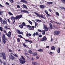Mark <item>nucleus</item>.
Listing matches in <instances>:
<instances>
[{
	"instance_id": "nucleus-36",
	"label": "nucleus",
	"mask_w": 65,
	"mask_h": 65,
	"mask_svg": "<svg viewBox=\"0 0 65 65\" xmlns=\"http://www.w3.org/2000/svg\"><path fill=\"white\" fill-rule=\"evenodd\" d=\"M29 53H30V54H32V51H31V50H29Z\"/></svg>"
},
{
	"instance_id": "nucleus-14",
	"label": "nucleus",
	"mask_w": 65,
	"mask_h": 65,
	"mask_svg": "<svg viewBox=\"0 0 65 65\" xmlns=\"http://www.w3.org/2000/svg\"><path fill=\"white\" fill-rule=\"evenodd\" d=\"M32 55L33 56H37V53L36 52H34V53H32Z\"/></svg>"
},
{
	"instance_id": "nucleus-41",
	"label": "nucleus",
	"mask_w": 65,
	"mask_h": 65,
	"mask_svg": "<svg viewBox=\"0 0 65 65\" xmlns=\"http://www.w3.org/2000/svg\"><path fill=\"white\" fill-rule=\"evenodd\" d=\"M56 15H57V16H59V13L57 12H56Z\"/></svg>"
},
{
	"instance_id": "nucleus-61",
	"label": "nucleus",
	"mask_w": 65,
	"mask_h": 65,
	"mask_svg": "<svg viewBox=\"0 0 65 65\" xmlns=\"http://www.w3.org/2000/svg\"><path fill=\"white\" fill-rule=\"evenodd\" d=\"M24 55H26V56H27V55H28V54L26 53H25Z\"/></svg>"
},
{
	"instance_id": "nucleus-1",
	"label": "nucleus",
	"mask_w": 65,
	"mask_h": 65,
	"mask_svg": "<svg viewBox=\"0 0 65 65\" xmlns=\"http://www.w3.org/2000/svg\"><path fill=\"white\" fill-rule=\"evenodd\" d=\"M23 17V15H18L16 17H14V16H12L11 17V19L12 20H19L20 19H21L22 17Z\"/></svg>"
},
{
	"instance_id": "nucleus-25",
	"label": "nucleus",
	"mask_w": 65,
	"mask_h": 65,
	"mask_svg": "<svg viewBox=\"0 0 65 65\" xmlns=\"http://www.w3.org/2000/svg\"><path fill=\"white\" fill-rule=\"evenodd\" d=\"M2 39V41L4 43V44H5L6 43V41L4 40V39Z\"/></svg>"
},
{
	"instance_id": "nucleus-19",
	"label": "nucleus",
	"mask_w": 65,
	"mask_h": 65,
	"mask_svg": "<svg viewBox=\"0 0 65 65\" xmlns=\"http://www.w3.org/2000/svg\"><path fill=\"white\" fill-rule=\"evenodd\" d=\"M19 28H20L21 29H22V28H23V26L22 24L19 25Z\"/></svg>"
},
{
	"instance_id": "nucleus-20",
	"label": "nucleus",
	"mask_w": 65,
	"mask_h": 65,
	"mask_svg": "<svg viewBox=\"0 0 65 65\" xmlns=\"http://www.w3.org/2000/svg\"><path fill=\"white\" fill-rule=\"evenodd\" d=\"M49 25L50 27V29H53V26H52V24H51V23H50Z\"/></svg>"
},
{
	"instance_id": "nucleus-46",
	"label": "nucleus",
	"mask_w": 65,
	"mask_h": 65,
	"mask_svg": "<svg viewBox=\"0 0 65 65\" xmlns=\"http://www.w3.org/2000/svg\"><path fill=\"white\" fill-rule=\"evenodd\" d=\"M17 7L18 8H20V6L18 5H17Z\"/></svg>"
},
{
	"instance_id": "nucleus-44",
	"label": "nucleus",
	"mask_w": 65,
	"mask_h": 65,
	"mask_svg": "<svg viewBox=\"0 0 65 65\" xmlns=\"http://www.w3.org/2000/svg\"><path fill=\"white\" fill-rule=\"evenodd\" d=\"M2 13H3V12H2V11H0V15H2Z\"/></svg>"
},
{
	"instance_id": "nucleus-50",
	"label": "nucleus",
	"mask_w": 65,
	"mask_h": 65,
	"mask_svg": "<svg viewBox=\"0 0 65 65\" xmlns=\"http://www.w3.org/2000/svg\"><path fill=\"white\" fill-rule=\"evenodd\" d=\"M9 51L10 52H13V51H12V50L10 49H9Z\"/></svg>"
},
{
	"instance_id": "nucleus-53",
	"label": "nucleus",
	"mask_w": 65,
	"mask_h": 65,
	"mask_svg": "<svg viewBox=\"0 0 65 65\" xmlns=\"http://www.w3.org/2000/svg\"><path fill=\"white\" fill-rule=\"evenodd\" d=\"M53 40H54V39H51L50 41H51V42H53Z\"/></svg>"
},
{
	"instance_id": "nucleus-11",
	"label": "nucleus",
	"mask_w": 65,
	"mask_h": 65,
	"mask_svg": "<svg viewBox=\"0 0 65 65\" xmlns=\"http://www.w3.org/2000/svg\"><path fill=\"white\" fill-rule=\"evenodd\" d=\"M47 39L46 38V37L45 36L42 39H41V41H44V40H46Z\"/></svg>"
},
{
	"instance_id": "nucleus-30",
	"label": "nucleus",
	"mask_w": 65,
	"mask_h": 65,
	"mask_svg": "<svg viewBox=\"0 0 65 65\" xmlns=\"http://www.w3.org/2000/svg\"><path fill=\"white\" fill-rule=\"evenodd\" d=\"M59 8H61V9H64V10H65V8L64 7H60Z\"/></svg>"
},
{
	"instance_id": "nucleus-4",
	"label": "nucleus",
	"mask_w": 65,
	"mask_h": 65,
	"mask_svg": "<svg viewBox=\"0 0 65 65\" xmlns=\"http://www.w3.org/2000/svg\"><path fill=\"white\" fill-rule=\"evenodd\" d=\"M26 26H27V27L29 28V30H34V26H32L31 27V26L29 25H26Z\"/></svg>"
},
{
	"instance_id": "nucleus-57",
	"label": "nucleus",
	"mask_w": 65,
	"mask_h": 65,
	"mask_svg": "<svg viewBox=\"0 0 65 65\" xmlns=\"http://www.w3.org/2000/svg\"><path fill=\"white\" fill-rule=\"evenodd\" d=\"M17 41H18V42H20V38H18L17 39Z\"/></svg>"
},
{
	"instance_id": "nucleus-8",
	"label": "nucleus",
	"mask_w": 65,
	"mask_h": 65,
	"mask_svg": "<svg viewBox=\"0 0 65 65\" xmlns=\"http://www.w3.org/2000/svg\"><path fill=\"white\" fill-rule=\"evenodd\" d=\"M9 58L11 60H14L15 59V58L11 55H10Z\"/></svg>"
},
{
	"instance_id": "nucleus-45",
	"label": "nucleus",
	"mask_w": 65,
	"mask_h": 65,
	"mask_svg": "<svg viewBox=\"0 0 65 65\" xmlns=\"http://www.w3.org/2000/svg\"><path fill=\"white\" fill-rule=\"evenodd\" d=\"M49 54H53V52H51V51H50L49 53Z\"/></svg>"
},
{
	"instance_id": "nucleus-2",
	"label": "nucleus",
	"mask_w": 65,
	"mask_h": 65,
	"mask_svg": "<svg viewBox=\"0 0 65 65\" xmlns=\"http://www.w3.org/2000/svg\"><path fill=\"white\" fill-rule=\"evenodd\" d=\"M44 28L45 29V31L44 30H41L40 29H38V32H42V33H45V31H48V29L47 28V27L46 26V25H44Z\"/></svg>"
},
{
	"instance_id": "nucleus-26",
	"label": "nucleus",
	"mask_w": 65,
	"mask_h": 65,
	"mask_svg": "<svg viewBox=\"0 0 65 65\" xmlns=\"http://www.w3.org/2000/svg\"><path fill=\"white\" fill-rule=\"evenodd\" d=\"M36 21L37 22H42L41 20L38 19L36 20Z\"/></svg>"
},
{
	"instance_id": "nucleus-55",
	"label": "nucleus",
	"mask_w": 65,
	"mask_h": 65,
	"mask_svg": "<svg viewBox=\"0 0 65 65\" xmlns=\"http://www.w3.org/2000/svg\"><path fill=\"white\" fill-rule=\"evenodd\" d=\"M6 4H7V5H9V4L8 3L6 2L5 3Z\"/></svg>"
},
{
	"instance_id": "nucleus-49",
	"label": "nucleus",
	"mask_w": 65,
	"mask_h": 65,
	"mask_svg": "<svg viewBox=\"0 0 65 65\" xmlns=\"http://www.w3.org/2000/svg\"><path fill=\"white\" fill-rule=\"evenodd\" d=\"M4 65H6V63L5 62H4L3 63Z\"/></svg>"
},
{
	"instance_id": "nucleus-39",
	"label": "nucleus",
	"mask_w": 65,
	"mask_h": 65,
	"mask_svg": "<svg viewBox=\"0 0 65 65\" xmlns=\"http://www.w3.org/2000/svg\"><path fill=\"white\" fill-rule=\"evenodd\" d=\"M62 2L63 3H65V0H61Z\"/></svg>"
},
{
	"instance_id": "nucleus-18",
	"label": "nucleus",
	"mask_w": 65,
	"mask_h": 65,
	"mask_svg": "<svg viewBox=\"0 0 65 65\" xmlns=\"http://www.w3.org/2000/svg\"><path fill=\"white\" fill-rule=\"evenodd\" d=\"M44 12H45L48 15V16H51V15H50L48 13V12L47 10H45L44 11Z\"/></svg>"
},
{
	"instance_id": "nucleus-47",
	"label": "nucleus",
	"mask_w": 65,
	"mask_h": 65,
	"mask_svg": "<svg viewBox=\"0 0 65 65\" xmlns=\"http://www.w3.org/2000/svg\"><path fill=\"white\" fill-rule=\"evenodd\" d=\"M21 57L22 59H23V60H24L25 58H24V57H23V56H21Z\"/></svg>"
},
{
	"instance_id": "nucleus-52",
	"label": "nucleus",
	"mask_w": 65,
	"mask_h": 65,
	"mask_svg": "<svg viewBox=\"0 0 65 65\" xmlns=\"http://www.w3.org/2000/svg\"><path fill=\"white\" fill-rule=\"evenodd\" d=\"M0 30H1V31H3V30H2V27H1L0 28Z\"/></svg>"
},
{
	"instance_id": "nucleus-63",
	"label": "nucleus",
	"mask_w": 65,
	"mask_h": 65,
	"mask_svg": "<svg viewBox=\"0 0 65 65\" xmlns=\"http://www.w3.org/2000/svg\"><path fill=\"white\" fill-rule=\"evenodd\" d=\"M15 22V21L14 20L13 22V24H14V23Z\"/></svg>"
},
{
	"instance_id": "nucleus-64",
	"label": "nucleus",
	"mask_w": 65,
	"mask_h": 65,
	"mask_svg": "<svg viewBox=\"0 0 65 65\" xmlns=\"http://www.w3.org/2000/svg\"><path fill=\"white\" fill-rule=\"evenodd\" d=\"M48 10L50 12H52V11H51V10L50 9H49Z\"/></svg>"
},
{
	"instance_id": "nucleus-27",
	"label": "nucleus",
	"mask_w": 65,
	"mask_h": 65,
	"mask_svg": "<svg viewBox=\"0 0 65 65\" xmlns=\"http://www.w3.org/2000/svg\"><path fill=\"white\" fill-rule=\"evenodd\" d=\"M23 45L24 46V47H26V48H28V46H27V45H25L24 44H23Z\"/></svg>"
},
{
	"instance_id": "nucleus-10",
	"label": "nucleus",
	"mask_w": 65,
	"mask_h": 65,
	"mask_svg": "<svg viewBox=\"0 0 65 65\" xmlns=\"http://www.w3.org/2000/svg\"><path fill=\"white\" fill-rule=\"evenodd\" d=\"M21 2H22V3H25V4H27L28 3V2L25 0H21L20 1Z\"/></svg>"
},
{
	"instance_id": "nucleus-22",
	"label": "nucleus",
	"mask_w": 65,
	"mask_h": 65,
	"mask_svg": "<svg viewBox=\"0 0 65 65\" xmlns=\"http://www.w3.org/2000/svg\"><path fill=\"white\" fill-rule=\"evenodd\" d=\"M53 3V2H47V3L48 4H49V5H50V4H52Z\"/></svg>"
},
{
	"instance_id": "nucleus-56",
	"label": "nucleus",
	"mask_w": 65,
	"mask_h": 65,
	"mask_svg": "<svg viewBox=\"0 0 65 65\" xmlns=\"http://www.w3.org/2000/svg\"><path fill=\"white\" fill-rule=\"evenodd\" d=\"M34 22L35 23V25H38V24H37L36 22H35V21H34Z\"/></svg>"
},
{
	"instance_id": "nucleus-17",
	"label": "nucleus",
	"mask_w": 65,
	"mask_h": 65,
	"mask_svg": "<svg viewBox=\"0 0 65 65\" xmlns=\"http://www.w3.org/2000/svg\"><path fill=\"white\" fill-rule=\"evenodd\" d=\"M3 39H5V40H7V39L6 38H5V34H3Z\"/></svg>"
},
{
	"instance_id": "nucleus-23",
	"label": "nucleus",
	"mask_w": 65,
	"mask_h": 65,
	"mask_svg": "<svg viewBox=\"0 0 65 65\" xmlns=\"http://www.w3.org/2000/svg\"><path fill=\"white\" fill-rule=\"evenodd\" d=\"M22 25L24 27V26H26V23H25L24 22H23L22 23Z\"/></svg>"
},
{
	"instance_id": "nucleus-38",
	"label": "nucleus",
	"mask_w": 65,
	"mask_h": 65,
	"mask_svg": "<svg viewBox=\"0 0 65 65\" xmlns=\"http://www.w3.org/2000/svg\"><path fill=\"white\" fill-rule=\"evenodd\" d=\"M52 21V22H54V23H56L57 24H58V25H60V23H58L57 22H56L54 21Z\"/></svg>"
},
{
	"instance_id": "nucleus-21",
	"label": "nucleus",
	"mask_w": 65,
	"mask_h": 65,
	"mask_svg": "<svg viewBox=\"0 0 65 65\" xmlns=\"http://www.w3.org/2000/svg\"><path fill=\"white\" fill-rule=\"evenodd\" d=\"M22 6L23 7V8H26V9H27V6L24 4H23L22 5Z\"/></svg>"
},
{
	"instance_id": "nucleus-33",
	"label": "nucleus",
	"mask_w": 65,
	"mask_h": 65,
	"mask_svg": "<svg viewBox=\"0 0 65 65\" xmlns=\"http://www.w3.org/2000/svg\"><path fill=\"white\" fill-rule=\"evenodd\" d=\"M28 35L30 36H31V34H28V33L26 34V36H28Z\"/></svg>"
},
{
	"instance_id": "nucleus-29",
	"label": "nucleus",
	"mask_w": 65,
	"mask_h": 65,
	"mask_svg": "<svg viewBox=\"0 0 65 65\" xmlns=\"http://www.w3.org/2000/svg\"><path fill=\"white\" fill-rule=\"evenodd\" d=\"M54 34L55 35H59V34H60V33H55Z\"/></svg>"
},
{
	"instance_id": "nucleus-13",
	"label": "nucleus",
	"mask_w": 65,
	"mask_h": 65,
	"mask_svg": "<svg viewBox=\"0 0 65 65\" xmlns=\"http://www.w3.org/2000/svg\"><path fill=\"white\" fill-rule=\"evenodd\" d=\"M57 52L58 53H60V48L59 47H58L57 48Z\"/></svg>"
},
{
	"instance_id": "nucleus-59",
	"label": "nucleus",
	"mask_w": 65,
	"mask_h": 65,
	"mask_svg": "<svg viewBox=\"0 0 65 65\" xmlns=\"http://www.w3.org/2000/svg\"><path fill=\"white\" fill-rule=\"evenodd\" d=\"M35 34H36V35H39V34L38 33H35Z\"/></svg>"
},
{
	"instance_id": "nucleus-24",
	"label": "nucleus",
	"mask_w": 65,
	"mask_h": 65,
	"mask_svg": "<svg viewBox=\"0 0 65 65\" xmlns=\"http://www.w3.org/2000/svg\"><path fill=\"white\" fill-rule=\"evenodd\" d=\"M16 32L17 33H23V32H20V31L18 29H17L16 30Z\"/></svg>"
},
{
	"instance_id": "nucleus-3",
	"label": "nucleus",
	"mask_w": 65,
	"mask_h": 65,
	"mask_svg": "<svg viewBox=\"0 0 65 65\" xmlns=\"http://www.w3.org/2000/svg\"><path fill=\"white\" fill-rule=\"evenodd\" d=\"M6 20L4 19L3 20L0 17V21H1V23L2 24H5V25H6L7 24V21H6Z\"/></svg>"
},
{
	"instance_id": "nucleus-60",
	"label": "nucleus",
	"mask_w": 65,
	"mask_h": 65,
	"mask_svg": "<svg viewBox=\"0 0 65 65\" xmlns=\"http://www.w3.org/2000/svg\"><path fill=\"white\" fill-rule=\"evenodd\" d=\"M0 7H4V6H2V5H1V4H0Z\"/></svg>"
},
{
	"instance_id": "nucleus-35",
	"label": "nucleus",
	"mask_w": 65,
	"mask_h": 65,
	"mask_svg": "<svg viewBox=\"0 0 65 65\" xmlns=\"http://www.w3.org/2000/svg\"><path fill=\"white\" fill-rule=\"evenodd\" d=\"M28 22H29V24H31V25H32V22H31V21L29 20L28 21Z\"/></svg>"
},
{
	"instance_id": "nucleus-48",
	"label": "nucleus",
	"mask_w": 65,
	"mask_h": 65,
	"mask_svg": "<svg viewBox=\"0 0 65 65\" xmlns=\"http://www.w3.org/2000/svg\"><path fill=\"white\" fill-rule=\"evenodd\" d=\"M5 28L6 29H7L8 27L7 26H5Z\"/></svg>"
},
{
	"instance_id": "nucleus-31",
	"label": "nucleus",
	"mask_w": 65,
	"mask_h": 65,
	"mask_svg": "<svg viewBox=\"0 0 65 65\" xmlns=\"http://www.w3.org/2000/svg\"><path fill=\"white\" fill-rule=\"evenodd\" d=\"M38 51H39V52H43V50L42 49H40L38 50Z\"/></svg>"
},
{
	"instance_id": "nucleus-51",
	"label": "nucleus",
	"mask_w": 65,
	"mask_h": 65,
	"mask_svg": "<svg viewBox=\"0 0 65 65\" xmlns=\"http://www.w3.org/2000/svg\"><path fill=\"white\" fill-rule=\"evenodd\" d=\"M25 13H28L29 12H28V11H26V10H25Z\"/></svg>"
},
{
	"instance_id": "nucleus-15",
	"label": "nucleus",
	"mask_w": 65,
	"mask_h": 65,
	"mask_svg": "<svg viewBox=\"0 0 65 65\" xmlns=\"http://www.w3.org/2000/svg\"><path fill=\"white\" fill-rule=\"evenodd\" d=\"M40 8H42L43 9V8H44V7H45V6L43 5H40Z\"/></svg>"
},
{
	"instance_id": "nucleus-42",
	"label": "nucleus",
	"mask_w": 65,
	"mask_h": 65,
	"mask_svg": "<svg viewBox=\"0 0 65 65\" xmlns=\"http://www.w3.org/2000/svg\"><path fill=\"white\" fill-rule=\"evenodd\" d=\"M36 59H39V57L38 56H36Z\"/></svg>"
},
{
	"instance_id": "nucleus-6",
	"label": "nucleus",
	"mask_w": 65,
	"mask_h": 65,
	"mask_svg": "<svg viewBox=\"0 0 65 65\" xmlns=\"http://www.w3.org/2000/svg\"><path fill=\"white\" fill-rule=\"evenodd\" d=\"M19 61L20 62V63L21 64H24L25 63V61H23L22 60V59L21 58H20L19 59Z\"/></svg>"
},
{
	"instance_id": "nucleus-40",
	"label": "nucleus",
	"mask_w": 65,
	"mask_h": 65,
	"mask_svg": "<svg viewBox=\"0 0 65 65\" xmlns=\"http://www.w3.org/2000/svg\"><path fill=\"white\" fill-rule=\"evenodd\" d=\"M14 56H15V57H17V58L18 57V56L17 55V54H13Z\"/></svg>"
},
{
	"instance_id": "nucleus-58",
	"label": "nucleus",
	"mask_w": 65,
	"mask_h": 65,
	"mask_svg": "<svg viewBox=\"0 0 65 65\" xmlns=\"http://www.w3.org/2000/svg\"><path fill=\"white\" fill-rule=\"evenodd\" d=\"M39 37H42V35H39Z\"/></svg>"
},
{
	"instance_id": "nucleus-34",
	"label": "nucleus",
	"mask_w": 65,
	"mask_h": 65,
	"mask_svg": "<svg viewBox=\"0 0 65 65\" xmlns=\"http://www.w3.org/2000/svg\"><path fill=\"white\" fill-rule=\"evenodd\" d=\"M18 36H19V37H20V38H23V37H22V36L21 35H18Z\"/></svg>"
},
{
	"instance_id": "nucleus-5",
	"label": "nucleus",
	"mask_w": 65,
	"mask_h": 65,
	"mask_svg": "<svg viewBox=\"0 0 65 65\" xmlns=\"http://www.w3.org/2000/svg\"><path fill=\"white\" fill-rule=\"evenodd\" d=\"M34 13H35V14L36 15L37 17H39V18H40V17H41L42 18H43L44 19V17H43V15H41V16H40V15H39V14H38L36 12H34Z\"/></svg>"
},
{
	"instance_id": "nucleus-37",
	"label": "nucleus",
	"mask_w": 65,
	"mask_h": 65,
	"mask_svg": "<svg viewBox=\"0 0 65 65\" xmlns=\"http://www.w3.org/2000/svg\"><path fill=\"white\" fill-rule=\"evenodd\" d=\"M25 10H21V13H23L25 12Z\"/></svg>"
},
{
	"instance_id": "nucleus-43",
	"label": "nucleus",
	"mask_w": 65,
	"mask_h": 65,
	"mask_svg": "<svg viewBox=\"0 0 65 65\" xmlns=\"http://www.w3.org/2000/svg\"><path fill=\"white\" fill-rule=\"evenodd\" d=\"M9 1L11 3H13V0H9Z\"/></svg>"
},
{
	"instance_id": "nucleus-28",
	"label": "nucleus",
	"mask_w": 65,
	"mask_h": 65,
	"mask_svg": "<svg viewBox=\"0 0 65 65\" xmlns=\"http://www.w3.org/2000/svg\"><path fill=\"white\" fill-rule=\"evenodd\" d=\"M8 14H9V15H12V16L13 15V14H12L10 12H9Z\"/></svg>"
},
{
	"instance_id": "nucleus-62",
	"label": "nucleus",
	"mask_w": 65,
	"mask_h": 65,
	"mask_svg": "<svg viewBox=\"0 0 65 65\" xmlns=\"http://www.w3.org/2000/svg\"><path fill=\"white\" fill-rule=\"evenodd\" d=\"M8 21V23H10V21H9V19H8L7 20Z\"/></svg>"
},
{
	"instance_id": "nucleus-54",
	"label": "nucleus",
	"mask_w": 65,
	"mask_h": 65,
	"mask_svg": "<svg viewBox=\"0 0 65 65\" xmlns=\"http://www.w3.org/2000/svg\"><path fill=\"white\" fill-rule=\"evenodd\" d=\"M0 57H2V54L1 53H0Z\"/></svg>"
},
{
	"instance_id": "nucleus-16",
	"label": "nucleus",
	"mask_w": 65,
	"mask_h": 65,
	"mask_svg": "<svg viewBox=\"0 0 65 65\" xmlns=\"http://www.w3.org/2000/svg\"><path fill=\"white\" fill-rule=\"evenodd\" d=\"M55 49H56V47H55L52 46L51 47V49L52 50H55Z\"/></svg>"
},
{
	"instance_id": "nucleus-32",
	"label": "nucleus",
	"mask_w": 65,
	"mask_h": 65,
	"mask_svg": "<svg viewBox=\"0 0 65 65\" xmlns=\"http://www.w3.org/2000/svg\"><path fill=\"white\" fill-rule=\"evenodd\" d=\"M54 33H61L60 31H54Z\"/></svg>"
},
{
	"instance_id": "nucleus-12",
	"label": "nucleus",
	"mask_w": 65,
	"mask_h": 65,
	"mask_svg": "<svg viewBox=\"0 0 65 65\" xmlns=\"http://www.w3.org/2000/svg\"><path fill=\"white\" fill-rule=\"evenodd\" d=\"M32 64L33 65H37L38 64V63L35 62H32Z\"/></svg>"
},
{
	"instance_id": "nucleus-9",
	"label": "nucleus",
	"mask_w": 65,
	"mask_h": 65,
	"mask_svg": "<svg viewBox=\"0 0 65 65\" xmlns=\"http://www.w3.org/2000/svg\"><path fill=\"white\" fill-rule=\"evenodd\" d=\"M3 57V58L4 60L6 59V57L5 56V53H4L3 52L2 53V56Z\"/></svg>"
},
{
	"instance_id": "nucleus-7",
	"label": "nucleus",
	"mask_w": 65,
	"mask_h": 65,
	"mask_svg": "<svg viewBox=\"0 0 65 65\" xmlns=\"http://www.w3.org/2000/svg\"><path fill=\"white\" fill-rule=\"evenodd\" d=\"M6 35L9 37H11V33H6Z\"/></svg>"
}]
</instances>
